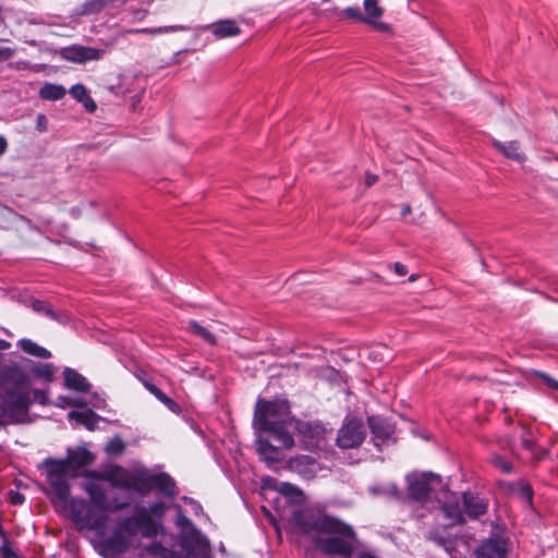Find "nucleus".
I'll return each mask as SVG.
<instances>
[{
  "label": "nucleus",
  "instance_id": "1",
  "mask_svg": "<svg viewBox=\"0 0 558 558\" xmlns=\"http://www.w3.org/2000/svg\"><path fill=\"white\" fill-rule=\"evenodd\" d=\"M93 453L86 448L69 449L65 459H46L40 468L46 470L45 494L54 510L70 518L80 531H94L92 545L104 558H119L133 544L137 534L146 538L166 536L162 519L166 505L161 501L148 506L136 505L130 517L121 518L111 532L106 531L108 517L97 514L84 499L71 496L70 478L80 468L89 465Z\"/></svg>",
  "mask_w": 558,
  "mask_h": 558
},
{
  "label": "nucleus",
  "instance_id": "2",
  "mask_svg": "<svg viewBox=\"0 0 558 558\" xmlns=\"http://www.w3.org/2000/svg\"><path fill=\"white\" fill-rule=\"evenodd\" d=\"M292 521L317 549L327 555L349 557L354 550L356 536L353 529L335 517L315 508H304L293 513Z\"/></svg>",
  "mask_w": 558,
  "mask_h": 558
},
{
  "label": "nucleus",
  "instance_id": "3",
  "mask_svg": "<svg viewBox=\"0 0 558 558\" xmlns=\"http://www.w3.org/2000/svg\"><path fill=\"white\" fill-rule=\"evenodd\" d=\"M295 424L299 436L306 448L319 446L324 429L318 421H253L256 432L257 451L267 462L280 460L281 449L294 445L289 427Z\"/></svg>",
  "mask_w": 558,
  "mask_h": 558
},
{
  "label": "nucleus",
  "instance_id": "4",
  "mask_svg": "<svg viewBox=\"0 0 558 558\" xmlns=\"http://www.w3.org/2000/svg\"><path fill=\"white\" fill-rule=\"evenodd\" d=\"M408 488L410 496L424 505H434V499L440 505L437 490L442 488L441 478L433 473H413L408 475Z\"/></svg>",
  "mask_w": 558,
  "mask_h": 558
},
{
  "label": "nucleus",
  "instance_id": "5",
  "mask_svg": "<svg viewBox=\"0 0 558 558\" xmlns=\"http://www.w3.org/2000/svg\"><path fill=\"white\" fill-rule=\"evenodd\" d=\"M84 476L82 489L89 496L90 502L96 508L104 511H116L128 506V502L113 504L108 499L105 488L106 480L100 471H88Z\"/></svg>",
  "mask_w": 558,
  "mask_h": 558
},
{
  "label": "nucleus",
  "instance_id": "6",
  "mask_svg": "<svg viewBox=\"0 0 558 558\" xmlns=\"http://www.w3.org/2000/svg\"><path fill=\"white\" fill-rule=\"evenodd\" d=\"M440 509L449 520V524H454L462 522L464 514L472 519L480 517L486 511V504L472 494H463L462 505L458 501H447L441 504Z\"/></svg>",
  "mask_w": 558,
  "mask_h": 558
},
{
  "label": "nucleus",
  "instance_id": "7",
  "mask_svg": "<svg viewBox=\"0 0 558 558\" xmlns=\"http://www.w3.org/2000/svg\"><path fill=\"white\" fill-rule=\"evenodd\" d=\"M102 477L112 487L132 490L140 494V486L143 484V466L138 465L126 470L117 464H109L100 471Z\"/></svg>",
  "mask_w": 558,
  "mask_h": 558
},
{
  "label": "nucleus",
  "instance_id": "8",
  "mask_svg": "<svg viewBox=\"0 0 558 558\" xmlns=\"http://www.w3.org/2000/svg\"><path fill=\"white\" fill-rule=\"evenodd\" d=\"M367 426L364 421H347L338 430L337 444L343 449L359 447L365 439Z\"/></svg>",
  "mask_w": 558,
  "mask_h": 558
},
{
  "label": "nucleus",
  "instance_id": "9",
  "mask_svg": "<svg viewBox=\"0 0 558 558\" xmlns=\"http://www.w3.org/2000/svg\"><path fill=\"white\" fill-rule=\"evenodd\" d=\"M153 488L169 497L175 494V483L167 473L151 474L143 466V484L140 486V495H146Z\"/></svg>",
  "mask_w": 558,
  "mask_h": 558
},
{
  "label": "nucleus",
  "instance_id": "10",
  "mask_svg": "<svg viewBox=\"0 0 558 558\" xmlns=\"http://www.w3.org/2000/svg\"><path fill=\"white\" fill-rule=\"evenodd\" d=\"M290 414V404L286 399H258L254 418H284Z\"/></svg>",
  "mask_w": 558,
  "mask_h": 558
},
{
  "label": "nucleus",
  "instance_id": "11",
  "mask_svg": "<svg viewBox=\"0 0 558 558\" xmlns=\"http://www.w3.org/2000/svg\"><path fill=\"white\" fill-rule=\"evenodd\" d=\"M31 403L28 393L17 389H8L1 396V404L11 416L26 414Z\"/></svg>",
  "mask_w": 558,
  "mask_h": 558
},
{
  "label": "nucleus",
  "instance_id": "12",
  "mask_svg": "<svg viewBox=\"0 0 558 558\" xmlns=\"http://www.w3.org/2000/svg\"><path fill=\"white\" fill-rule=\"evenodd\" d=\"M508 544L504 536L495 535L484 541L475 550V558H507Z\"/></svg>",
  "mask_w": 558,
  "mask_h": 558
},
{
  "label": "nucleus",
  "instance_id": "13",
  "mask_svg": "<svg viewBox=\"0 0 558 558\" xmlns=\"http://www.w3.org/2000/svg\"><path fill=\"white\" fill-rule=\"evenodd\" d=\"M102 53L104 51L99 49L80 45L65 47L60 52L62 59L75 63H85L87 61L99 60Z\"/></svg>",
  "mask_w": 558,
  "mask_h": 558
},
{
  "label": "nucleus",
  "instance_id": "14",
  "mask_svg": "<svg viewBox=\"0 0 558 558\" xmlns=\"http://www.w3.org/2000/svg\"><path fill=\"white\" fill-rule=\"evenodd\" d=\"M364 19L365 23L371 25L374 29L383 33L390 31L388 24L380 22L379 19L384 15V9L379 5L378 0H364Z\"/></svg>",
  "mask_w": 558,
  "mask_h": 558
},
{
  "label": "nucleus",
  "instance_id": "15",
  "mask_svg": "<svg viewBox=\"0 0 558 558\" xmlns=\"http://www.w3.org/2000/svg\"><path fill=\"white\" fill-rule=\"evenodd\" d=\"M263 487L278 492L292 504H300L303 500V493L298 487L287 482H277L271 477H267L263 481Z\"/></svg>",
  "mask_w": 558,
  "mask_h": 558
},
{
  "label": "nucleus",
  "instance_id": "16",
  "mask_svg": "<svg viewBox=\"0 0 558 558\" xmlns=\"http://www.w3.org/2000/svg\"><path fill=\"white\" fill-rule=\"evenodd\" d=\"M289 466L302 477L310 480L322 470L319 463L311 456H300L290 460Z\"/></svg>",
  "mask_w": 558,
  "mask_h": 558
},
{
  "label": "nucleus",
  "instance_id": "17",
  "mask_svg": "<svg viewBox=\"0 0 558 558\" xmlns=\"http://www.w3.org/2000/svg\"><path fill=\"white\" fill-rule=\"evenodd\" d=\"M376 447L393 439L395 425L391 421H367Z\"/></svg>",
  "mask_w": 558,
  "mask_h": 558
},
{
  "label": "nucleus",
  "instance_id": "18",
  "mask_svg": "<svg viewBox=\"0 0 558 558\" xmlns=\"http://www.w3.org/2000/svg\"><path fill=\"white\" fill-rule=\"evenodd\" d=\"M207 28L218 39L233 37L241 33L240 27L233 20H221L207 26Z\"/></svg>",
  "mask_w": 558,
  "mask_h": 558
},
{
  "label": "nucleus",
  "instance_id": "19",
  "mask_svg": "<svg viewBox=\"0 0 558 558\" xmlns=\"http://www.w3.org/2000/svg\"><path fill=\"white\" fill-rule=\"evenodd\" d=\"M63 378L65 386L70 389L86 392L90 388L88 380L73 368L66 367L63 371Z\"/></svg>",
  "mask_w": 558,
  "mask_h": 558
},
{
  "label": "nucleus",
  "instance_id": "20",
  "mask_svg": "<svg viewBox=\"0 0 558 558\" xmlns=\"http://www.w3.org/2000/svg\"><path fill=\"white\" fill-rule=\"evenodd\" d=\"M494 146L504 154L505 157L515 160L518 162H522L525 160L524 155L520 151V145L517 141L501 143L499 141H494Z\"/></svg>",
  "mask_w": 558,
  "mask_h": 558
},
{
  "label": "nucleus",
  "instance_id": "21",
  "mask_svg": "<svg viewBox=\"0 0 558 558\" xmlns=\"http://www.w3.org/2000/svg\"><path fill=\"white\" fill-rule=\"evenodd\" d=\"M19 347L25 353L40 357V359H49L51 356V353L47 349L38 345L37 343H35L34 341H32L29 339H21L19 341Z\"/></svg>",
  "mask_w": 558,
  "mask_h": 558
},
{
  "label": "nucleus",
  "instance_id": "22",
  "mask_svg": "<svg viewBox=\"0 0 558 558\" xmlns=\"http://www.w3.org/2000/svg\"><path fill=\"white\" fill-rule=\"evenodd\" d=\"M512 494L518 495L524 502L531 505L532 502V488L524 481H517L508 485Z\"/></svg>",
  "mask_w": 558,
  "mask_h": 558
},
{
  "label": "nucleus",
  "instance_id": "23",
  "mask_svg": "<svg viewBox=\"0 0 558 558\" xmlns=\"http://www.w3.org/2000/svg\"><path fill=\"white\" fill-rule=\"evenodd\" d=\"M39 95L46 100H59L65 95V88L61 85L46 84L40 88Z\"/></svg>",
  "mask_w": 558,
  "mask_h": 558
},
{
  "label": "nucleus",
  "instance_id": "24",
  "mask_svg": "<svg viewBox=\"0 0 558 558\" xmlns=\"http://www.w3.org/2000/svg\"><path fill=\"white\" fill-rule=\"evenodd\" d=\"M32 308L37 312V313H41L48 317H50L51 319L53 320H57V322H60V323H64L65 322V316L63 315H60L56 312H53V310L51 307H49L46 303L39 301V300H34L32 302Z\"/></svg>",
  "mask_w": 558,
  "mask_h": 558
},
{
  "label": "nucleus",
  "instance_id": "25",
  "mask_svg": "<svg viewBox=\"0 0 558 558\" xmlns=\"http://www.w3.org/2000/svg\"><path fill=\"white\" fill-rule=\"evenodd\" d=\"M189 328L194 335L201 337L209 344H211V345L216 344V342H217L216 337L208 329H206L205 327L199 325L197 322H194V320L190 322Z\"/></svg>",
  "mask_w": 558,
  "mask_h": 558
},
{
  "label": "nucleus",
  "instance_id": "26",
  "mask_svg": "<svg viewBox=\"0 0 558 558\" xmlns=\"http://www.w3.org/2000/svg\"><path fill=\"white\" fill-rule=\"evenodd\" d=\"M189 28L183 25H172V26H163V27H157V28H142L134 31L135 33H144V34H150V35H158V34H165V33H171V32H183L187 31Z\"/></svg>",
  "mask_w": 558,
  "mask_h": 558
},
{
  "label": "nucleus",
  "instance_id": "27",
  "mask_svg": "<svg viewBox=\"0 0 558 558\" xmlns=\"http://www.w3.org/2000/svg\"><path fill=\"white\" fill-rule=\"evenodd\" d=\"M492 464L502 473H511L513 470L512 464L499 454H494L490 459Z\"/></svg>",
  "mask_w": 558,
  "mask_h": 558
},
{
  "label": "nucleus",
  "instance_id": "28",
  "mask_svg": "<svg viewBox=\"0 0 558 558\" xmlns=\"http://www.w3.org/2000/svg\"><path fill=\"white\" fill-rule=\"evenodd\" d=\"M317 376L333 383L338 380L340 374L333 367L323 366L317 369Z\"/></svg>",
  "mask_w": 558,
  "mask_h": 558
},
{
  "label": "nucleus",
  "instance_id": "29",
  "mask_svg": "<svg viewBox=\"0 0 558 558\" xmlns=\"http://www.w3.org/2000/svg\"><path fill=\"white\" fill-rule=\"evenodd\" d=\"M124 450V444L119 438H113L106 445V452L109 454H119Z\"/></svg>",
  "mask_w": 558,
  "mask_h": 558
},
{
  "label": "nucleus",
  "instance_id": "30",
  "mask_svg": "<svg viewBox=\"0 0 558 558\" xmlns=\"http://www.w3.org/2000/svg\"><path fill=\"white\" fill-rule=\"evenodd\" d=\"M70 94L72 95L73 98H75L76 100H78L81 102L89 96L86 87L81 84L74 85L71 88Z\"/></svg>",
  "mask_w": 558,
  "mask_h": 558
},
{
  "label": "nucleus",
  "instance_id": "31",
  "mask_svg": "<svg viewBox=\"0 0 558 558\" xmlns=\"http://www.w3.org/2000/svg\"><path fill=\"white\" fill-rule=\"evenodd\" d=\"M144 387L151 393L154 395L158 400L162 401L163 398L166 397V395L156 386L154 385L150 380L146 379V378H142L141 379Z\"/></svg>",
  "mask_w": 558,
  "mask_h": 558
},
{
  "label": "nucleus",
  "instance_id": "32",
  "mask_svg": "<svg viewBox=\"0 0 558 558\" xmlns=\"http://www.w3.org/2000/svg\"><path fill=\"white\" fill-rule=\"evenodd\" d=\"M343 14L349 17V19H352L356 22H363L365 23V19H364V15L363 13L360 11L359 8H354V7H349V8H345L343 10Z\"/></svg>",
  "mask_w": 558,
  "mask_h": 558
},
{
  "label": "nucleus",
  "instance_id": "33",
  "mask_svg": "<svg viewBox=\"0 0 558 558\" xmlns=\"http://www.w3.org/2000/svg\"><path fill=\"white\" fill-rule=\"evenodd\" d=\"M0 553L2 558H20L19 555L10 547L9 542L4 536Z\"/></svg>",
  "mask_w": 558,
  "mask_h": 558
},
{
  "label": "nucleus",
  "instance_id": "34",
  "mask_svg": "<svg viewBox=\"0 0 558 558\" xmlns=\"http://www.w3.org/2000/svg\"><path fill=\"white\" fill-rule=\"evenodd\" d=\"M68 418H101L99 415L95 414L93 411L87 410V413H80L76 411H71L68 415Z\"/></svg>",
  "mask_w": 558,
  "mask_h": 558
},
{
  "label": "nucleus",
  "instance_id": "35",
  "mask_svg": "<svg viewBox=\"0 0 558 558\" xmlns=\"http://www.w3.org/2000/svg\"><path fill=\"white\" fill-rule=\"evenodd\" d=\"M183 501L185 505L190 506L191 512H193L195 515L203 514V508L197 501L189 497H184Z\"/></svg>",
  "mask_w": 558,
  "mask_h": 558
},
{
  "label": "nucleus",
  "instance_id": "36",
  "mask_svg": "<svg viewBox=\"0 0 558 558\" xmlns=\"http://www.w3.org/2000/svg\"><path fill=\"white\" fill-rule=\"evenodd\" d=\"M369 492L373 495H380V494H387L389 496H397L398 495V492H397V488H396L395 485H390L386 489H381V488H378V487H371Z\"/></svg>",
  "mask_w": 558,
  "mask_h": 558
},
{
  "label": "nucleus",
  "instance_id": "37",
  "mask_svg": "<svg viewBox=\"0 0 558 558\" xmlns=\"http://www.w3.org/2000/svg\"><path fill=\"white\" fill-rule=\"evenodd\" d=\"M538 376L542 378L543 383L550 389L558 392V380L548 376L547 374L539 373Z\"/></svg>",
  "mask_w": 558,
  "mask_h": 558
},
{
  "label": "nucleus",
  "instance_id": "38",
  "mask_svg": "<svg viewBox=\"0 0 558 558\" xmlns=\"http://www.w3.org/2000/svg\"><path fill=\"white\" fill-rule=\"evenodd\" d=\"M168 409L171 410L172 413L174 414H179L180 412V407L179 404H177L171 398H169L168 396H166L163 398V400L161 401Z\"/></svg>",
  "mask_w": 558,
  "mask_h": 558
},
{
  "label": "nucleus",
  "instance_id": "39",
  "mask_svg": "<svg viewBox=\"0 0 558 558\" xmlns=\"http://www.w3.org/2000/svg\"><path fill=\"white\" fill-rule=\"evenodd\" d=\"M522 446L529 450L533 456H536L537 459L541 458V454H537L535 451H534V441L533 439H530V438H524L522 439Z\"/></svg>",
  "mask_w": 558,
  "mask_h": 558
},
{
  "label": "nucleus",
  "instance_id": "40",
  "mask_svg": "<svg viewBox=\"0 0 558 558\" xmlns=\"http://www.w3.org/2000/svg\"><path fill=\"white\" fill-rule=\"evenodd\" d=\"M47 119L44 114H38L36 118V129L39 132H44L47 130Z\"/></svg>",
  "mask_w": 558,
  "mask_h": 558
},
{
  "label": "nucleus",
  "instance_id": "41",
  "mask_svg": "<svg viewBox=\"0 0 558 558\" xmlns=\"http://www.w3.org/2000/svg\"><path fill=\"white\" fill-rule=\"evenodd\" d=\"M13 56V49L9 47H0V61H7Z\"/></svg>",
  "mask_w": 558,
  "mask_h": 558
},
{
  "label": "nucleus",
  "instance_id": "42",
  "mask_svg": "<svg viewBox=\"0 0 558 558\" xmlns=\"http://www.w3.org/2000/svg\"><path fill=\"white\" fill-rule=\"evenodd\" d=\"M82 102L88 112H94L97 108L96 102L89 96Z\"/></svg>",
  "mask_w": 558,
  "mask_h": 558
},
{
  "label": "nucleus",
  "instance_id": "43",
  "mask_svg": "<svg viewBox=\"0 0 558 558\" xmlns=\"http://www.w3.org/2000/svg\"><path fill=\"white\" fill-rule=\"evenodd\" d=\"M393 270L398 276H405L408 274V268L401 263H395Z\"/></svg>",
  "mask_w": 558,
  "mask_h": 558
},
{
  "label": "nucleus",
  "instance_id": "44",
  "mask_svg": "<svg viewBox=\"0 0 558 558\" xmlns=\"http://www.w3.org/2000/svg\"><path fill=\"white\" fill-rule=\"evenodd\" d=\"M361 415H362L361 408L355 405L354 410L349 409V413L345 418H352V420L361 418Z\"/></svg>",
  "mask_w": 558,
  "mask_h": 558
},
{
  "label": "nucleus",
  "instance_id": "45",
  "mask_svg": "<svg viewBox=\"0 0 558 558\" xmlns=\"http://www.w3.org/2000/svg\"><path fill=\"white\" fill-rule=\"evenodd\" d=\"M378 181V177L376 174H372L369 172L365 175V184L366 186H372Z\"/></svg>",
  "mask_w": 558,
  "mask_h": 558
},
{
  "label": "nucleus",
  "instance_id": "46",
  "mask_svg": "<svg viewBox=\"0 0 558 558\" xmlns=\"http://www.w3.org/2000/svg\"><path fill=\"white\" fill-rule=\"evenodd\" d=\"M39 374H40L41 376H51V374H52L51 365H45V366L43 367V369H41V371H39Z\"/></svg>",
  "mask_w": 558,
  "mask_h": 558
},
{
  "label": "nucleus",
  "instance_id": "47",
  "mask_svg": "<svg viewBox=\"0 0 558 558\" xmlns=\"http://www.w3.org/2000/svg\"><path fill=\"white\" fill-rule=\"evenodd\" d=\"M13 504H22L24 501V497L20 494H15L11 497Z\"/></svg>",
  "mask_w": 558,
  "mask_h": 558
},
{
  "label": "nucleus",
  "instance_id": "48",
  "mask_svg": "<svg viewBox=\"0 0 558 558\" xmlns=\"http://www.w3.org/2000/svg\"><path fill=\"white\" fill-rule=\"evenodd\" d=\"M7 146V141L4 137L0 136V156L5 151Z\"/></svg>",
  "mask_w": 558,
  "mask_h": 558
},
{
  "label": "nucleus",
  "instance_id": "49",
  "mask_svg": "<svg viewBox=\"0 0 558 558\" xmlns=\"http://www.w3.org/2000/svg\"><path fill=\"white\" fill-rule=\"evenodd\" d=\"M81 423H84V425L86 426V428L88 429H93L94 426H95V423L97 421H90V420H87V421H80Z\"/></svg>",
  "mask_w": 558,
  "mask_h": 558
},
{
  "label": "nucleus",
  "instance_id": "50",
  "mask_svg": "<svg viewBox=\"0 0 558 558\" xmlns=\"http://www.w3.org/2000/svg\"><path fill=\"white\" fill-rule=\"evenodd\" d=\"M410 211H411L410 205H404L401 214H402V216H407L408 214H410Z\"/></svg>",
  "mask_w": 558,
  "mask_h": 558
},
{
  "label": "nucleus",
  "instance_id": "51",
  "mask_svg": "<svg viewBox=\"0 0 558 558\" xmlns=\"http://www.w3.org/2000/svg\"><path fill=\"white\" fill-rule=\"evenodd\" d=\"M417 278H418V275H417V274H412V275L409 277V281L413 282V281H415Z\"/></svg>",
  "mask_w": 558,
  "mask_h": 558
},
{
  "label": "nucleus",
  "instance_id": "52",
  "mask_svg": "<svg viewBox=\"0 0 558 558\" xmlns=\"http://www.w3.org/2000/svg\"><path fill=\"white\" fill-rule=\"evenodd\" d=\"M352 399H354V397H353L351 393H348V395H347V401H348L349 403H351V402H352Z\"/></svg>",
  "mask_w": 558,
  "mask_h": 558
},
{
  "label": "nucleus",
  "instance_id": "53",
  "mask_svg": "<svg viewBox=\"0 0 558 558\" xmlns=\"http://www.w3.org/2000/svg\"><path fill=\"white\" fill-rule=\"evenodd\" d=\"M5 422L7 421H0V429L3 428L5 426Z\"/></svg>",
  "mask_w": 558,
  "mask_h": 558
},
{
  "label": "nucleus",
  "instance_id": "54",
  "mask_svg": "<svg viewBox=\"0 0 558 558\" xmlns=\"http://www.w3.org/2000/svg\"><path fill=\"white\" fill-rule=\"evenodd\" d=\"M366 418L372 420V418H376V417L374 415H367Z\"/></svg>",
  "mask_w": 558,
  "mask_h": 558
},
{
  "label": "nucleus",
  "instance_id": "55",
  "mask_svg": "<svg viewBox=\"0 0 558 558\" xmlns=\"http://www.w3.org/2000/svg\"><path fill=\"white\" fill-rule=\"evenodd\" d=\"M440 493H441V495L447 496V492L446 490H442Z\"/></svg>",
  "mask_w": 558,
  "mask_h": 558
},
{
  "label": "nucleus",
  "instance_id": "56",
  "mask_svg": "<svg viewBox=\"0 0 558 558\" xmlns=\"http://www.w3.org/2000/svg\"><path fill=\"white\" fill-rule=\"evenodd\" d=\"M407 414H400V418H404Z\"/></svg>",
  "mask_w": 558,
  "mask_h": 558
}]
</instances>
